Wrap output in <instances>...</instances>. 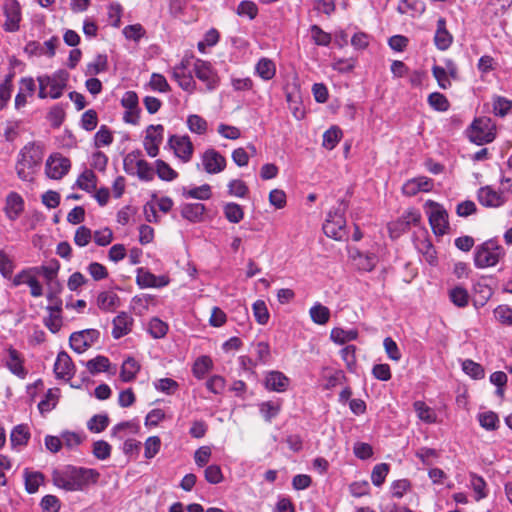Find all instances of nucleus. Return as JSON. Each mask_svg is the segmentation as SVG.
<instances>
[{
	"instance_id": "nucleus-5",
	"label": "nucleus",
	"mask_w": 512,
	"mask_h": 512,
	"mask_svg": "<svg viewBox=\"0 0 512 512\" xmlns=\"http://www.w3.org/2000/svg\"><path fill=\"white\" fill-rule=\"evenodd\" d=\"M505 255V251L494 240H488L478 246L474 254V264L477 268L495 266Z\"/></svg>"
},
{
	"instance_id": "nucleus-15",
	"label": "nucleus",
	"mask_w": 512,
	"mask_h": 512,
	"mask_svg": "<svg viewBox=\"0 0 512 512\" xmlns=\"http://www.w3.org/2000/svg\"><path fill=\"white\" fill-rule=\"evenodd\" d=\"M5 22L3 28L7 32L19 30L21 21V6L17 0H7L3 5Z\"/></svg>"
},
{
	"instance_id": "nucleus-16",
	"label": "nucleus",
	"mask_w": 512,
	"mask_h": 512,
	"mask_svg": "<svg viewBox=\"0 0 512 512\" xmlns=\"http://www.w3.org/2000/svg\"><path fill=\"white\" fill-rule=\"evenodd\" d=\"M201 160L203 168L208 174H218L222 172L227 165L226 158L213 148L205 150Z\"/></svg>"
},
{
	"instance_id": "nucleus-31",
	"label": "nucleus",
	"mask_w": 512,
	"mask_h": 512,
	"mask_svg": "<svg viewBox=\"0 0 512 512\" xmlns=\"http://www.w3.org/2000/svg\"><path fill=\"white\" fill-rule=\"evenodd\" d=\"M205 212V206L201 203H187L181 207V215L190 222H199Z\"/></svg>"
},
{
	"instance_id": "nucleus-24",
	"label": "nucleus",
	"mask_w": 512,
	"mask_h": 512,
	"mask_svg": "<svg viewBox=\"0 0 512 512\" xmlns=\"http://www.w3.org/2000/svg\"><path fill=\"white\" fill-rule=\"evenodd\" d=\"M133 318L126 312H121L113 319L112 336L119 339L131 332Z\"/></svg>"
},
{
	"instance_id": "nucleus-22",
	"label": "nucleus",
	"mask_w": 512,
	"mask_h": 512,
	"mask_svg": "<svg viewBox=\"0 0 512 512\" xmlns=\"http://www.w3.org/2000/svg\"><path fill=\"white\" fill-rule=\"evenodd\" d=\"M477 197L478 201L486 207H499L506 201L503 192H497L491 186L481 187Z\"/></svg>"
},
{
	"instance_id": "nucleus-40",
	"label": "nucleus",
	"mask_w": 512,
	"mask_h": 512,
	"mask_svg": "<svg viewBox=\"0 0 512 512\" xmlns=\"http://www.w3.org/2000/svg\"><path fill=\"white\" fill-rule=\"evenodd\" d=\"M187 126L192 133L202 135L206 133L208 123L203 117L192 114L187 117Z\"/></svg>"
},
{
	"instance_id": "nucleus-41",
	"label": "nucleus",
	"mask_w": 512,
	"mask_h": 512,
	"mask_svg": "<svg viewBox=\"0 0 512 512\" xmlns=\"http://www.w3.org/2000/svg\"><path fill=\"white\" fill-rule=\"evenodd\" d=\"M96 176L92 170H85L77 179L76 185L87 192L96 188Z\"/></svg>"
},
{
	"instance_id": "nucleus-14",
	"label": "nucleus",
	"mask_w": 512,
	"mask_h": 512,
	"mask_svg": "<svg viewBox=\"0 0 512 512\" xmlns=\"http://www.w3.org/2000/svg\"><path fill=\"white\" fill-rule=\"evenodd\" d=\"M164 127L161 124L149 125L144 138V148L150 157H156L163 141Z\"/></svg>"
},
{
	"instance_id": "nucleus-26",
	"label": "nucleus",
	"mask_w": 512,
	"mask_h": 512,
	"mask_svg": "<svg viewBox=\"0 0 512 512\" xmlns=\"http://www.w3.org/2000/svg\"><path fill=\"white\" fill-rule=\"evenodd\" d=\"M73 362L70 356L62 351L57 355L56 362L54 364V372L58 378H70L73 375Z\"/></svg>"
},
{
	"instance_id": "nucleus-38",
	"label": "nucleus",
	"mask_w": 512,
	"mask_h": 512,
	"mask_svg": "<svg viewBox=\"0 0 512 512\" xmlns=\"http://www.w3.org/2000/svg\"><path fill=\"white\" fill-rule=\"evenodd\" d=\"M342 138V130L338 126H332L323 134V146L332 150Z\"/></svg>"
},
{
	"instance_id": "nucleus-28",
	"label": "nucleus",
	"mask_w": 512,
	"mask_h": 512,
	"mask_svg": "<svg viewBox=\"0 0 512 512\" xmlns=\"http://www.w3.org/2000/svg\"><path fill=\"white\" fill-rule=\"evenodd\" d=\"M416 249L423 255L426 262H428L430 265H434L436 262V251L430 242V240L423 236L418 237L414 241Z\"/></svg>"
},
{
	"instance_id": "nucleus-48",
	"label": "nucleus",
	"mask_w": 512,
	"mask_h": 512,
	"mask_svg": "<svg viewBox=\"0 0 512 512\" xmlns=\"http://www.w3.org/2000/svg\"><path fill=\"white\" fill-rule=\"evenodd\" d=\"M470 483H471L473 491L476 494L475 499L477 501L484 499L487 496L486 482L481 476H478L475 473H471L470 474Z\"/></svg>"
},
{
	"instance_id": "nucleus-33",
	"label": "nucleus",
	"mask_w": 512,
	"mask_h": 512,
	"mask_svg": "<svg viewBox=\"0 0 512 512\" xmlns=\"http://www.w3.org/2000/svg\"><path fill=\"white\" fill-rule=\"evenodd\" d=\"M25 489L29 494L37 492L39 486L44 482V475L38 471L24 470Z\"/></svg>"
},
{
	"instance_id": "nucleus-51",
	"label": "nucleus",
	"mask_w": 512,
	"mask_h": 512,
	"mask_svg": "<svg viewBox=\"0 0 512 512\" xmlns=\"http://www.w3.org/2000/svg\"><path fill=\"white\" fill-rule=\"evenodd\" d=\"M109 424V418L106 414L94 415L88 422L87 426L91 432L100 433L106 429Z\"/></svg>"
},
{
	"instance_id": "nucleus-3",
	"label": "nucleus",
	"mask_w": 512,
	"mask_h": 512,
	"mask_svg": "<svg viewBox=\"0 0 512 512\" xmlns=\"http://www.w3.org/2000/svg\"><path fill=\"white\" fill-rule=\"evenodd\" d=\"M69 80V73L65 70H58L51 75H40L37 77L39 84L38 97L45 99L50 97L58 99L63 95Z\"/></svg>"
},
{
	"instance_id": "nucleus-20",
	"label": "nucleus",
	"mask_w": 512,
	"mask_h": 512,
	"mask_svg": "<svg viewBox=\"0 0 512 512\" xmlns=\"http://www.w3.org/2000/svg\"><path fill=\"white\" fill-rule=\"evenodd\" d=\"M350 258L358 270L365 272L372 271L378 262V258L374 253H363L358 249L350 250Z\"/></svg>"
},
{
	"instance_id": "nucleus-7",
	"label": "nucleus",
	"mask_w": 512,
	"mask_h": 512,
	"mask_svg": "<svg viewBox=\"0 0 512 512\" xmlns=\"http://www.w3.org/2000/svg\"><path fill=\"white\" fill-rule=\"evenodd\" d=\"M38 276L35 266L24 268L11 278V286L18 287L20 285H27L30 288L31 296L39 298L43 295V286L39 282Z\"/></svg>"
},
{
	"instance_id": "nucleus-18",
	"label": "nucleus",
	"mask_w": 512,
	"mask_h": 512,
	"mask_svg": "<svg viewBox=\"0 0 512 512\" xmlns=\"http://www.w3.org/2000/svg\"><path fill=\"white\" fill-rule=\"evenodd\" d=\"M5 365L12 374L20 379H24L28 374L24 367L23 355L12 346L6 349Z\"/></svg>"
},
{
	"instance_id": "nucleus-50",
	"label": "nucleus",
	"mask_w": 512,
	"mask_h": 512,
	"mask_svg": "<svg viewBox=\"0 0 512 512\" xmlns=\"http://www.w3.org/2000/svg\"><path fill=\"white\" fill-rule=\"evenodd\" d=\"M156 172L160 179L164 181H172L177 178V172L172 169L166 162L163 160L156 161Z\"/></svg>"
},
{
	"instance_id": "nucleus-58",
	"label": "nucleus",
	"mask_w": 512,
	"mask_h": 512,
	"mask_svg": "<svg viewBox=\"0 0 512 512\" xmlns=\"http://www.w3.org/2000/svg\"><path fill=\"white\" fill-rule=\"evenodd\" d=\"M450 299L456 306L465 307L468 305L469 295L466 289L458 286L450 291Z\"/></svg>"
},
{
	"instance_id": "nucleus-64",
	"label": "nucleus",
	"mask_w": 512,
	"mask_h": 512,
	"mask_svg": "<svg viewBox=\"0 0 512 512\" xmlns=\"http://www.w3.org/2000/svg\"><path fill=\"white\" fill-rule=\"evenodd\" d=\"M237 14L240 16H247L249 19H254L258 14L257 5L252 1H241L237 7Z\"/></svg>"
},
{
	"instance_id": "nucleus-44",
	"label": "nucleus",
	"mask_w": 512,
	"mask_h": 512,
	"mask_svg": "<svg viewBox=\"0 0 512 512\" xmlns=\"http://www.w3.org/2000/svg\"><path fill=\"white\" fill-rule=\"evenodd\" d=\"M463 371L473 379H482L485 376L484 368L473 360L466 359L462 363Z\"/></svg>"
},
{
	"instance_id": "nucleus-42",
	"label": "nucleus",
	"mask_w": 512,
	"mask_h": 512,
	"mask_svg": "<svg viewBox=\"0 0 512 512\" xmlns=\"http://www.w3.org/2000/svg\"><path fill=\"white\" fill-rule=\"evenodd\" d=\"M224 215L229 222L239 223L244 217V211L239 204L230 202L224 206Z\"/></svg>"
},
{
	"instance_id": "nucleus-52",
	"label": "nucleus",
	"mask_w": 512,
	"mask_h": 512,
	"mask_svg": "<svg viewBox=\"0 0 512 512\" xmlns=\"http://www.w3.org/2000/svg\"><path fill=\"white\" fill-rule=\"evenodd\" d=\"M211 195V187L208 184H203L199 187H194L184 192L185 197L198 200H207L211 197Z\"/></svg>"
},
{
	"instance_id": "nucleus-8",
	"label": "nucleus",
	"mask_w": 512,
	"mask_h": 512,
	"mask_svg": "<svg viewBox=\"0 0 512 512\" xmlns=\"http://www.w3.org/2000/svg\"><path fill=\"white\" fill-rule=\"evenodd\" d=\"M124 169L129 174H136L143 181H151L154 178V169L150 164L143 159H137L133 153L125 157Z\"/></svg>"
},
{
	"instance_id": "nucleus-27",
	"label": "nucleus",
	"mask_w": 512,
	"mask_h": 512,
	"mask_svg": "<svg viewBox=\"0 0 512 512\" xmlns=\"http://www.w3.org/2000/svg\"><path fill=\"white\" fill-rule=\"evenodd\" d=\"M432 187L431 180L426 177H418L407 181L402 191L407 196H414L420 191L428 192Z\"/></svg>"
},
{
	"instance_id": "nucleus-19",
	"label": "nucleus",
	"mask_w": 512,
	"mask_h": 512,
	"mask_svg": "<svg viewBox=\"0 0 512 512\" xmlns=\"http://www.w3.org/2000/svg\"><path fill=\"white\" fill-rule=\"evenodd\" d=\"M136 283L140 288H160L168 285L167 276H156L145 268H138L136 274Z\"/></svg>"
},
{
	"instance_id": "nucleus-43",
	"label": "nucleus",
	"mask_w": 512,
	"mask_h": 512,
	"mask_svg": "<svg viewBox=\"0 0 512 512\" xmlns=\"http://www.w3.org/2000/svg\"><path fill=\"white\" fill-rule=\"evenodd\" d=\"M478 421L482 428L486 430H496L498 428L499 419L496 413L487 411L478 415Z\"/></svg>"
},
{
	"instance_id": "nucleus-57",
	"label": "nucleus",
	"mask_w": 512,
	"mask_h": 512,
	"mask_svg": "<svg viewBox=\"0 0 512 512\" xmlns=\"http://www.w3.org/2000/svg\"><path fill=\"white\" fill-rule=\"evenodd\" d=\"M148 331L153 338H162L166 335L168 331V326L165 322L158 318H153L149 322Z\"/></svg>"
},
{
	"instance_id": "nucleus-34",
	"label": "nucleus",
	"mask_w": 512,
	"mask_h": 512,
	"mask_svg": "<svg viewBox=\"0 0 512 512\" xmlns=\"http://www.w3.org/2000/svg\"><path fill=\"white\" fill-rule=\"evenodd\" d=\"M413 407H414V410H415L418 418L421 421H423L427 424H432V423L437 422L436 412L431 407L426 405L425 402L416 401V402H414Z\"/></svg>"
},
{
	"instance_id": "nucleus-63",
	"label": "nucleus",
	"mask_w": 512,
	"mask_h": 512,
	"mask_svg": "<svg viewBox=\"0 0 512 512\" xmlns=\"http://www.w3.org/2000/svg\"><path fill=\"white\" fill-rule=\"evenodd\" d=\"M411 488V483L408 479H399L392 482L390 490L391 495L395 498H402L404 494Z\"/></svg>"
},
{
	"instance_id": "nucleus-1",
	"label": "nucleus",
	"mask_w": 512,
	"mask_h": 512,
	"mask_svg": "<svg viewBox=\"0 0 512 512\" xmlns=\"http://www.w3.org/2000/svg\"><path fill=\"white\" fill-rule=\"evenodd\" d=\"M100 473L91 468L65 466L52 472L53 484L65 491H83L90 485L96 484Z\"/></svg>"
},
{
	"instance_id": "nucleus-9",
	"label": "nucleus",
	"mask_w": 512,
	"mask_h": 512,
	"mask_svg": "<svg viewBox=\"0 0 512 512\" xmlns=\"http://www.w3.org/2000/svg\"><path fill=\"white\" fill-rule=\"evenodd\" d=\"M100 332L96 329H85L70 335V347L81 354L99 340Z\"/></svg>"
},
{
	"instance_id": "nucleus-56",
	"label": "nucleus",
	"mask_w": 512,
	"mask_h": 512,
	"mask_svg": "<svg viewBox=\"0 0 512 512\" xmlns=\"http://www.w3.org/2000/svg\"><path fill=\"white\" fill-rule=\"evenodd\" d=\"M14 267H15V265H14L13 260L3 250H0V273H1V275L6 279L11 280V278L13 277L12 274H13Z\"/></svg>"
},
{
	"instance_id": "nucleus-21",
	"label": "nucleus",
	"mask_w": 512,
	"mask_h": 512,
	"mask_svg": "<svg viewBox=\"0 0 512 512\" xmlns=\"http://www.w3.org/2000/svg\"><path fill=\"white\" fill-rule=\"evenodd\" d=\"M290 384V379L280 371H269L265 375L264 386L269 391L284 392Z\"/></svg>"
},
{
	"instance_id": "nucleus-6",
	"label": "nucleus",
	"mask_w": 512,
	"mask_h": 512,
	"mask_svg": "<svg viewBox=\"0 0 512 512\" xmlns=\"http://www.w3.org/2000/svg\"><path fill=\"white\" fill-rule=\"evenodd\" d=\"M428 207L427 215L429 224L436 236H443L448 233L449 220L446 209L439 203L428 200L425 204Z\"/></svg>"
},
{
	"instance_id": "nucleus-60",
	"label": "nucleus",
	"mask_w": 512,
	"mask_h": 512,
	"mask_svg": "<svg viewBox=\"0 0 512 512\" xmlns=\"http://www.w3.org/2000/svg\"><path fill=\"white\" fill-rule=\"evenodd\" d=\"M94 141L96 147L108 146L113 142V135L107 126L102 125L96 132Z\"/></svg>"
},
{
	"instance_id": "nucleus-47",
	"label": "nucleus",
	"mask_w": 512,
	"mask_h": 512,
	"mask_svg": "<svg viewBox=\"0 0 512 512\" xmlns=\"http://www.w3.org/2000/svg\"><path fill=\"white\" fill-rule=\"evenodd\" d=\"M252 310L256 321L260 325H265L268 323L270 315L266 303L263 300L255 301L253 303Z\"/></svg>"
},
{
	"instance_id": "nucleus-49",
	"label": "nucleus",
	"mask_w": 512,
	"mask_h": 512,
	"mask_svg": "<svg viewBox=\"0 0 512 512\" xmlns=\"http://www.w3.org/2000/svg\"><path fill=\"white\" fill-rule=\"evenodd\" d=\"M429 105L437 111H447L449 109L448 99L439 92H433L428 96Z\"/></svg>"
},
{
	"instance_id": "nucleus-10",
	"label": "nucleus",
	"mask_w": 512,
	"mask_h": 512,
	"mask_svg": "<svg viewBox=\"0 0 512 512\" xmlns=\"http://www.w3.org/2000/svg\"><path fill=\"white\" fill-rule=\"evenodd\" d=\"M469 137L471 141L479 145L492 142L495 138V133L490 120L486 118L474 120Z\"/></svg>"
},
{
	"instance_id": "nucleus-59",
	"label": "nucleus",
	"mask_w": 512,
	"mask_h": 512,
	"mask_svg": "<svg viewBox=\"0 0 512 512\" xmlns=\"http://www.w3.org/2000/svg\"><path fill=\"white\" fill-rule=\"evenodd\" d=\"M512 109V101L505 98L498 96L493 101V110L495 115L498 116H505L507 115Z\"/></svg>"
},
{
	"instance_id": "nucleus-62",
	"label": "nucleus",
	"mask_w": 512,
	"mask_h": 512,
	"mask_svg": "<svg viewBox=\"0 0 512 512\" xmlns=\"http://www.w3.org/2000/svg\"><path fill=\"white\" fill-rule=\"evenodd\" d=\"M98 116L97 112L93 109H89L82 114L81 127L86 131H92L97 127Z\"/></svg>"
},
{
	"instance_id": "nucleus-12",
	"label": "nucleus",
	"mask_w": 512,
	"mask_h": 512,
	"mask_svg": "<svg viewBox=\"0 0 512 512\" xmlns=\"http://www.w3.org/2000/svg\"><path fill=\"white\" fill-rule=\"evenodd\" d=\"M193 71L196 77L205 83L209 91H212L218 87L219 78L209 62L197 59L194 62Z\"/></svg>"
},
{
	"instance_id": "nucleus-17",
	"label": "nucleus",
	"mask_w": 512,
	"mask_h": 512,
	"mask_svg": "<svg viewBox=\"0 0 512 512\" xmlns=\"http://www.w3.org/2000/svg\"><path fill=\"white\" fill-rule=\"evenodd\" d=\"M169 146L174 150L176 157L183 162H188L192 158L194 147L189 136L172 135L168 141Z\"/></svg>"
},
{
	"instance_id": "nucleus-23",
	"label": "nucleus",
	"mask_w": 512,
	"mask_h": 512,
	"mask_svg": "<svg viewBox=\"0 0 512 512\" xmlns=\"http://www.w3.org/2000/svg\"><path fill=\"white\" fill-rule=\"evenodd\" d=\"M24 210V200L16 192H10L6 197L5 214L11 221H15L19 218Z\"/></svg>"
},
{
	"instance_id": "nucleus-30",
	"label": "nucleus",
	"mask_w": 512,
	"mask_h": 512,
	"mask_svg": "<svg viewBox=\"0 0 512 512\" xmlns=\"http://www.w3.org/2000/svg\"><path fill=\"white\" fill-rule=\"evenodd\" d=\"M47 309L49 311V316L45 318L44 324L52 333H57L62 326L61 305L55 304L53 306H48Z\"/></svg>"
},
{
	"instance_id": "nucleus-13",
	"label": "nucleus",
	"mask_w": 512,
	"mask_h": 512,
	"mask_svg": "<svg viewBox=\"0 0 512 512\" xmlns=\"http://www.w3.org/2000/svg\"><path fill=\"white\" fill-rule=\"evenodd\" d=\"M71 167V162L68 158L59 153L49 156L46 161V175L51 179H61L68 173Z\"/></svg>"
},
{
	"instance_id": "nucleus-2",
	"label": "nucleus",
	"mask_w": 512,
	"mask_h": 512,
	"mask_svg": "<svg viewBox=\"0 0 512 512\" xmlns=\"http://www.w3.org/2000/svg\"><path fill=\"white\" fill-rule=\"evenodd\" d=\"M42 147L34 142L26 144L19 152L16 172L23 181H32L43 159Z\"/></svg>"
},
{
	"instance_id": "nucleus-53",
	"label": "nucleus",
	"mask_w": 512,
	"mask_h": 512,
	"mask_svg": "<svg viewBox=\"0 0 512 512\" xmlns=\"http://www.w3.org/2000/svg\"><path fill=\"white\" fill-rule=\"evenodd\" d=\"M495 319L503 325H512V308L508 305H499L493 311Z\"/></svg>"
},
{
	"instance_id": "nucleus-55",
	"label": "nucleus",
	"mask_w": 512,
	"mask_h": 512,
	"mask_svg": "<svg viewBox=\"0 0 512 512\" xmlns=\"http://www.w3.org/2000/svg\"><path fill=\"white\" fill-rule=\"evenodd\" d=\"M256 362L253 364H266L270 360V347L267 342H258L254 346Z\"/></svg>"
},
{
	"instance_id": "nucleus-11",
	"label": "nucleus",
	"mask_w": 512,
	"mask_h": 512,
	"mask_svg": "<svg viewBox=\"0 0 512 512\" xmlns=\"http://www.w3.org/2000/svg\"><path fill=\"white\" fill-rule=\"evenodd\" d=\"M421 221V214L416 209L407 210L398 220L388 225L391 237H399L402 233L410 229L412 225L416 226Z\"/></svg>"
},
{
	"instance_id": "nucleus-39",
	"label": "nucleus",
	"mask_w": 512,
	"mask_h": 512,
	"mask_svg": "<svg viewBox=\"0 0 512 512\" xmlns=\"http://www.w3.org/2000/svg\"><path fill=\"white\" fill-rule=\"evenodd\" d=\"M86 367L91 374L108 371L110 368V361L107 357L98 355L97 357L89 360Z\"/></svg>"
},
{
	"instance_id": "nucleus-36",
	"label": "nucleus",
	"mask_w": 512,
	"mask_h": 512,
	"mask_svg": "<svg viewBox=\"0 0 512 512\" xmlns=\"http://www.w3.org/2000/svg\"><path fill=\"white\" fill-rule=\"evenodd\" d=\"M312 321L319 325H324L329 321L330 311L321 303H315L309 310Z\"/></svg>"
},
{
	"instance_id": "nucleus-25",
	"label": "nucleus",
	"mask_w": 512,
	"mask_h": 512,
	"mask_svg": "<svg viewBox=\"0 0 512 512\" xmlns=\"http://www.w3.org/2000/svg\"><path fill=\"white\" fill-rule=\"evenodd\" d=\"M453 37L446 29V20L439 18L437 20V29L434 36V43L436 47L441 50H447L452 44Z\"/></svg>"
},
{
	"instance_id": "nucleus-35",
	"label": "nucleus",
	"mask_w": 512,
	"mask_h": 512,
	"mask_svg": "<svg viewBox=\"0 0 512 512\" xmlns=\"http://www.w3.org/2000/svg\"><path fill=\"white\" fill-rule=\"evenodd\" d=\"M256 73L263 80H270L275 76L276 67L272 60L267 58H261L256 64Z\"/></svg>"
},
{
	"instance_id": "nucleus-4",
	"label": "nucleus",
	"mask_w": 512,
	"mask_h": 512,
	"mask_svg": "<svg viewBox=\"0 0 512 512\" xmlns=\"http://www.w3.org/2000/svg\"><path fill=\"white\" fill-rule=\"evenodd\" d=\"M347 205L341 200L338 207L330 210L323 224V232L329 238L342 241L347 238L345 211Z\"/></svg>"
},
{
	"instance_id": "nucleus-29",
	"label": "nucleus",
	"mask_w": 512,
	"mask_h": 512,
	"mask_svg": "<svg viewBox=\"0 0 512 512\" xmlns=\"http://www.w3.org/2000/svg\"><path fill=\"white\" fill-rule=\"evenodd\" d=\"M96 304L103 311H113L119 306L120 299L113 291H103L98 294Z\"/></svg>"
},
{
	"instance_id": "nucleus-61",
	"label": "nucleus",
	"mask_w": 512,
	"mask_h": 512,
	"mask_svg": "<svg viewBox=\"0 0 512 512\" xmlns=\"http://www.w3.org/2000/svg\"><path fill=\"white\" fill-rule=\"evenodd\" d=\"M432 74L436 79L440 88L446 90L451 87L450 79L447 75V71L444 67L434 65L432 67Z\"/></svg>"
},
{
	"instance_id": "nucleus-37",
	"label": "nucleus",
	"mask_w": 512,
	"mask_h": 512,
	"mask_svg": "<svg viewBox=\"0 0 512 512\" xmlns=\"http://www.w3.org/2000/svg\"><path fill=\"white\" fill-rule=\"evenodd\" d=\"M330 337L333 342L342 345L357 339L358 332L355 329L344 330L342 328H334L331 330Z\"/></svg>"
},
{
	"instance_id": "nucleus-54",
	"label": "nucleus",
	"mask_w": 512,
	"mask_h": 512,
	"mask_svg": "<svg viewBox=\"0 0 512 512\" xmlns=\"http://www.w3.org/2000/svg\"><path fill=\"white\" fill-rule=\"evenodd\" d=\"M280 411V404L273 401H266L260 404V413L263 418L270 422Z\"/></svg>"
},
{
	"instance_id": "nucleus-46",
	"label": "nucleus",
	"mask_w": 512,
	"mask_h": 512,
	"mask_svg": "<svg viewBox=\"0 0 512 512\" xmlns=\"http://www.w3.org/2000/svg\"><path fill=\"white\" fill-rule=\"evenodd\" d=\"M390 466L387 463H380L374 466L371 473L372 483L380 487L384 482L389 473Z\"/></svg>"
},
{
	"instance_id": "nucleus-45",
	"label": "nucleus",
	"mask_w": 512,
	"mask_h": 512,
	"mask_svg": "<svg viewBox=\"0 0 512 512\" xmlns=\"http://www.w3.org/2000/svg\"><path fill=\"white\" fill-rule=\"evenodd\" d=\"M30 437V433L28 427L26 425H18L16 426L10 435V440L12 445H24L27 443Z\"/></svg>"
},
{
	"instance_id": "nucleus-32",
	"label": "nucleus",
	"mask_w": 512,
	"mask_h": 512,
	"mask_svg": "<svg viewBox=\"0 0 512 512\" xmlns=\"http://www.w3.org/2000/svg\"><path fill=\"white\" fill-rule=\"evenodd\" d=\"M139 370L140 364L133 357H128L121 366L120 378L123 382H131Z\"/></svg>"
}]
</instances>
